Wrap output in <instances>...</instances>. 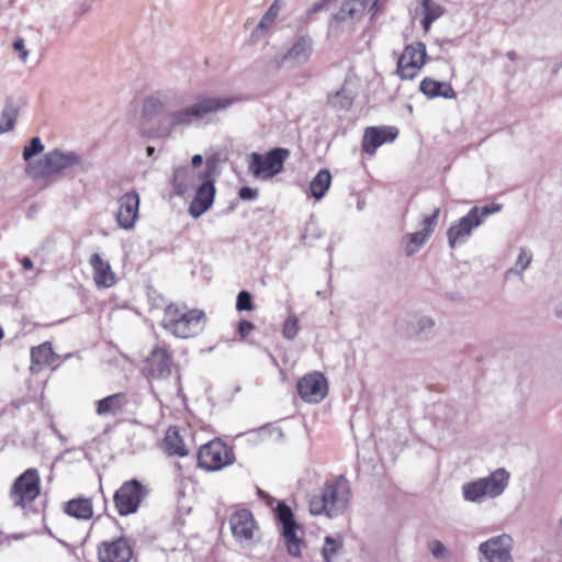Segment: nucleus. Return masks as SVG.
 I'll return each instance as SVG.
<instances>
[{
	"mask_svg": "<svg viewBox=\"0 0 562 562\" xmlns=\"http://www.w3.org/2000/svg\"><path fill=\"white\" fill-rule=\"evenodd\" d=\"M64 512L77 519L88 520L93 516V507L90 498H74L65 503Z\"/></svg>",
	"mask_w": 562,
	"mask_h": 562,
	"instance_id": "28",
	"label": "nucleus"
},
{
	"mask_svg": "<svg viewBox=\"0 0 562 562\" xmlns=\"http://www.w3.org/2000/svg\"><path fill=\"white\" fill-rule=\"evenodd\" d=\"M327 381L319 372L304 375L297 382V392L307 403H319L327 395Z\"/></svg>",
	"mask_w": 562,
	"mask_h": 562,
	"instance_id": "17",
	"label": "nucleus"
},
{
	"mask_svg": "<svg viewBox=\"0 0 562 562\" xmlns=\"http://www.w3.org/2000/svg\"><path fill=\"white\" fill-rule=\"evenodd\" d=\"M81 158L75 151L52 150L34 165L27 166V173L35 179L48 178L71 166L78 165Z\"/></svg>",
	"mask_w": 562,
	"mask_h": 562,
	"instance_id": "6",
	"label": "nucleus"
},
{
	"mask_svg": "<svg viewBox=\"0 0 562 562\" xmlns=\"http://www.w3.org/2000/svg\"><path fill=\"white\" fill-rule=\"evenodd\" d=\"M35 211H36V206H35V205H32V206L30 207V212H35Z\"/></svg>",
	"mask_w": 562,
	"mask_h": 562,
	"instance_id": "54",
	"label": "nucleus"
},
{
	"mask_svg": "<svg viewBox=\"0 0 562 562\" xmlns=\"http://www.w3.org/2000/svg\"><path fill=\"white\" fill-rule=\"evenodd\" d=\"M191 164H192V167L195 169V168H199L202 164H203V157L202 155L200 154H196L192 157V160H191Z\"/></svg>",
	"mask_w": 562,
	"mask_h": 562,
	"instance_id": "49",
	"label": "nucleus"
},
{
	"mask_svg": "<svg viewBox=\"0 0 562 562\" xmlns=\"http://www.w3.org/2000/svg\"><path fill=\"white\" fill-rule=\"evenodd\" d=\"M21 265L22 267L25 269V270H31L33 269V261L31 258L29 257H24L22 260H21Z\"/></svg>",
	"mask_w": 562,
	"mask_h": 562,
	"instance_id": "50",
	"label": "nucleus"
},
{
	"mask_svg": "<svg viewBox=\"0 0 562 562\" xmlns=\"http://www.w3.org/2000/svg\"><path fill=\"white\" fill-rule=\"evenodd\" d=\"M89 263L93 270V281L98 288H111L115 284V274L108 261L99 254H92Z\"/></svg>",
	"mask_w": 562,
	"mask_h": 562,
	"instance_id": "25",
	"label": "nucleus"
},
{
	"mask_svg": "<svg viewBox=\"0 0 562 562\" xmlns=\"http://www.w3.org/2000/svg\"><path fill=\"white\" fill-rule=\"evenodd\" d=\"M44 150V145L40 137H33L23 149V159L30 161L35 155L41 154Z\"/></svg>",
	"mask_w": 562,
	"mask_h": 562,
	"instance_id": "37",
	"label": "nucleus"
},
{
	"mask_svg": "<svg viewBox=\"0 0 562 562\" xmlns=\"http://www.w3.org/2000/svg\"><path fill=\"white\" fill-rule=\"evenodd\" d=\"M172 358L167 349L156 346L146 359L145 374L150 379H162L171 374Z\"/></svg>",
	"mask_w": 562,
	"mask_h": 562,
	"instance_id": "19",
	"label": "nucleus"
},
{
	"mask_svg": "<svg viewBox=\"0 0 562 562\" xmlns=\"http://www.w3.org/2000/svg\"><path fill=\"white\" fill-rule=\"evenodd\" d=\"M18 110L13 104L7 103L0 119V134L11 131L16 122Z\"/></svg>",
	"mask_w": 562,
	"mask_h": 562,
	"instance_id": "34",
	"label": "nucleus"
},
{
	"mask_svg": "<svg viewBox=\"0 0 562 562\" xmlns=\"http://www.w3.org/2000/svg\"><path fill=\"white\" fill-rule=\"evenodd\" d=\"M426 45L416 42L407 45L398 57L396 72L402 79H413L426 61Z\"/></svg>",
	"mask_w": 562,
	"mask_h": 562,
	"instance_id": "12",
	"label": "nucleus"
},
{
	"mask_svg": "<svg viewBox=\"0 0 562 562\" xmlns=\"http://www.w3.org/2000/svg\"><path fill=\"white\" fill-rule=\"evenodd\" d=\"M531 260H532L531 252L525 248H521L520 254L515 263V267L517 269H519L518 273H521L522 271H525L529 267Z\"/></svg>",
	"mask_w": 562,
	"mask_h": 562,
	"instance_id": "42",
	"label": "nucleus"
},
{
	"mask_svg": "<svg viewBox=\"0 0 562 562\" xmlns=\"http://www.w3.org/2000/svg\"><path fill=\"white\" fill-rule=\"evenodd\" d=\"M234 538L239 542H250L257 528L251 512L241 509L234 513L229 519Z\"/></svg>",
	"mask_w": 562,
	"mask_h": 562,
	"instance_id": "22",
	"label": "nucleus"
},
{
	"mask_svg": "<svg viewBox=\"0 0 562 562\" xmlns=\"http://www.w3.org/2000/svg\"><path fill=\"white\" fill-rule=\"evenodd\" d=\"M254 329L255 325L249 321H241L238 324V334L241 338H246Z\"/></svg>",
	"mask_w": 562,
	"mask_h": 562,
	"instance_id": "47",
	"label": "nucleus"
},
{
	"mask_svg": "<svg viewBox=\"0 0 562 562\" xmlns=\"http://www.w3.org/2000/svg\"><path fill=\"white\" fill-rule=\"evenodd\" d=\"M350 485L344 475L327 481L324 487L310 497V513L336 518L345 513L350 501Z\"/></svg>",
	"mask_w": 562,
	"mask_h": 562,
	"instance_id": "2",
	"label": "nucleus"
},
{
	"mask_svg": "<svg viewBox=\"0 0 562 562\" xmlns=\"http://www.w3.org/2000/svg\"><path fill=\"white\" fill-rule=\"evenodd\" d=\"M237 98L199 95L194 103L183 105V98L175 92H157L143 102L142 117L150 121L166 112L157 123L155 134L168 138L175 132H182L202 121L206 115L222 112L232 106Z\"/></svg>",
	"mask_w": 562,
	"mask_h": 562,
	"instance_id": "1",
	"label": "nucleus"
},
{
	"mask_svg": "<svg viewBox=\"0 0 562 562\" xmlns=\"http://www.w3.org/2000/svg\"><path fill=\"white\" fill-rule=\"evenodd\" d=\"M204 313L199 310L180 312L177 307L166 310L164 327L180 338L195 336L203 329Z\"/></svg>",
	"mask_w": 562,
	"mask_h": 562,
	"instance_id": "5",
	"label": "nucleus"
},
{
	"mask_svg": "<svg viewBox=\"0 0 562 562\" xmlns=\"http://www.w3.org/2000/svg\"><path fill=\"white\" fill-rule=\"evenodd\" d=\"M146 151H147V155H148V156H153V155H154V153H155V147H153V146H148V147L146 148Z\"/></svg>",
	"mask_w": 562,
	"mask_h": 562,
	"instance_id": "51",
	"label": "nucleus"
},
{
	"mask_svg": "<svg viewBox=\"0 0 562 562\" xmlns=\"http://www.w3.org/2000/svg\"><path fill=\"white\" fill-rule=\"evenodd\" d=\"M368 7L374 16L383 10V0H348L333 15V20L338 23L355 24L362 19Z\"/></svg>",
	"mask_w": 562,
	"mask_h": 562,
	"instance_id": "13",
	"label": "nucleus"
},
{
	"mask_svg": "<svg viewBox=\"0 0 562 562\" xmlns=\"http://www.w3.org/2000/svg\"><path fill=\"white\" fill-rule=\"evenodd\" d=\"M509 482V473L496 469L490 475L465 483L462 493L465 501L481 503L485 498H495L504 493Z\"/></svg>",
	"mask_w": 562,
	"mask_h": 562,
	"instance_id": "3",
	"label": "nucleus"
},
{
	"mask_svg": "<svg viewBox=\"0 0 562 562\" xmlns=\"http://www.w3.org/2000/svg\"><path fill=\"white\" fill-rule=\"evenodd\" d=\"M428 548L436 559L443 558L446 553V547L440 540H432L429 542Z\"/></svg>",
	"mask_w": 562,
	"mask_h": 562,
	"instance_id": "43",
	"label": "nucleus"
},
{
	"mask_svg": "<svg viewBox=\"0 0 562 562\" xmlns=\"http://www.w3.org/2000/svg\"><path fill=\"white\" fill-rule=\"evenodd\" d=\"M40 475L36 469H27L13 483L10 492L14 506L24 507L40 495Z\"/></svg>",
	"mask_w": 562,
	"mask_h": 562,
	"instance_id": "10",
	"label": "nucleus"
},
{
	"mask_svg": "<svg viewBox=\"0 0 562 562\" xmlns=\"http://www.w3.org/2000/svg\"><path fill=\"white\" fill-rule=\"evenodd\" d=\"M126 405V395L124 393H115L98 401L97 414L100 416L117 415L124 411Z\"/></svg>",
	"mask_w": 562,
	"mask_h": 562,
	"instance_id": "27",
	"label": "nucleus"
},
{
	"mask_svg": "<svg viewBox=\"0 0 562 562\" xmlns=\"http://www.w3.org/2000/svg\"><path fill=\"white\" fill-rule=\"evenodd\" d=\"M342 549V540L333 538L331 536H327L325 538V543L322 550L323 558L325 562H333V559L339 553Z\"/></svg>",
	"mask_w": 562,
	"mask_h": 562,
	"instance_id": "36",
	"label": "nucleus"
},
{
	"mask_svg": "<svg viewBox=\"0 0 562 562\" xmlns=\"http://www.w3.org/2000/svg\"><path fill=\"white\" fill-rule=\"evenodd\" d=\"M196 459L200 468L217 471L233 463L234 453L222 440L216 439L201 446Z\"/></svg>",
	"mask_w": 562,
	"mask_h": 562,
	"instance_id": "9",
	"label": "nucleus"
},
{
	"mask_svg": "<svg viewBox=\"0 0 562 562\" xmlns=\"http://www.w3.org/2000/svg\"><path fill=\"white\" fill-rule=\"evenodd\" d=\"M439 214H440V209L436 207L431 215L426 216L424 218V221H423L424 228L422 232H424V234L426 236L430 237V235L432 234V232L437 225Z\"/></svg>",
	"mask_w": 562,
	"mask_h": 562,
	"instance_id": "41",
	"label": "nucleus"
},
{
	"mask_svg": "<svg viewBox=\"0 0 562 562\" xmlns=\"http://www.w3.org/2000/svg\"><path fill=\"white\" fill-rule=\"evenodd\" d=\"M481 224L482 217L479 215V207L473 206L467 215L449 227L447 232L449 247L453 249L457 244L465 243L472 231Z\"/></svg>",
	"mask_w": 562,
	"mask_h": 562,
	"instance_id": "16",
	"label": "nucleus"
},
{
	"mask_svg": "<svg viewBox=\"0 0 562 562\" xmlns=\"http://www.w3.org/2000/svg\"><path fill=\"white\" fill-rule=\"evenodd\" d=\"M508 57L513 58L514 57V52L508 53Z\"/></svg>",
	"mask_w": 562,
	"mask_h": 562,
	"instance_id": "55",
	"label": "nucleus"
},
{
	"mask_svg": "<svg viewBox=\"0 0 562 562\" xmlns=\"http://www.w3.org/2000/svg\"><path fill=\"white\" fill-rule=\"evenodd\" d=\"M313 53V40L308 35H300L288 52L278 61L279 67H297L306 64Z\"/></svg>",
	"mask_w": 562,
	"mask_h": 562,
	"instance_id": "18",
	"label": "nucleus"
},
{
	"mask_svg": "<svg viewBox=\"0 0 562 562\" xmlns=\"http://www.w3.org/2000/svg\"><path fill=\"white\" fill-rule=\"evenodd\" d=\"M422 5H423V13H424L422 24H423L424 30L428 31L430 29V25L432 24V22L442 15L443 9L441 8L440 4H438L434 0H423Z\"/></svg>",
	"mask_w": 562,
	"mask_h": 562,
	"instance_id": "32",
	"label": "nucleus"
},
{
	"mask_svg": "<svg viewBox=\"0 0 562 562\" xmlns=\"http://www.w3.org/2000/svg\"><path fill=\"white\" fill-rule=\"evenodd\" d=\"M557 316L562 318V307L557 310Z\"/></svg>",
	"mask_w": 562,
	"mask_h": 562,
	"instance_id": "52",
	"label": "nucleus"
},
{
	"mask_svg": "<svg viewBox=\"0 0 562 562\" xmlns=\"http://www.w3.org/2000/svg\"><path fill=\"white\" fill-rule=\"evenodd\" d=\"M59 356L53 350L52 344L45 341L31 349V370L40 372L44 366L57 368Z\"/></svg>",
	"mask_w": 562,
	"mask_h": 562,
	"instance_id": "24",
	"label": "nucleus"
},
{
	"mask_svg": "<svg viewBox=\"0 0 562 562\" xmlns=\"http://www.w3.org/2000/svg\"><path fill=\"white\" fill-rule=\"evenodd\" d=\"M276 516L282 524V536L288 553L294 558L301 557L302 540L296 536L297 524L292 509L284 503H279L276 509Z\"/></svg>",
	"mask_w": 562,
	"mask_h": 562,
	"instance_id": "14",
	"label": "nucleus"
},
{
	"mask_svg": "<svg viewBox=\"0 0 562 562\" xmlns=\"http://www.w3.org/2000/svg\"><path fill=\"white\" fill-rule=\"evenodd\" d=\"M13 48L14 50H16L19 53V57L20 59L25 63L26 59H27V56H29V52L25 49V46H24V40L22 38H18L14 43H13Z\"/></svg>",
	"mask_w": 562,
	"mask_h": 562,
	"instance_id": "46",
	"label": "nucleus"
},
{
	"mask_svg": "<svg viewBox=\"0 0 562 562\" xmlns=\"http://www.w3.org/2000/svg\"><path fill=\"white\" fill-rule=\"evenodd\" d=\"M258 494L261 496V497H268V495L262 492L261 490H258Z\"/></svg>",
	"mask_w": 562,
	"mask_h": 562,
	"instance_id": "53",
	"label": "nucleus"
},
{
	"mask_svg": "<svg viewBox=\"0 0 562 562\" xmlns=\"http://www.w3.org/2000/svg\"><path fill=\"white\" fill-rule=\"evenodd\" d=\"M329 103L335 108L348 109L352 104V99L344 91H337L329 97Z\"/></svg>",
	"mask_w": 562,
	"mask_h": 562,
	"instance_id": "40",
	"label": "nucleus"
},
{
	"mask_svg": "<svg viewBox=\"0 0 562 562\" xmlns=\"http://www.w3.org/2000/svg\"><path fill=\"white\" fill-rule=\"evenodd\" d=\"M328 1L327 0H319L317 2H315L308 10H307V14L308 15H312L314 13H317L322 10L325 9V7L327 5Z\"/></svg>",
	"mask_w": 562,
	"mask_h": 562,
	"instance_id": "48",
	"label": "nucleus"
},
{
	"mask_svg": "<svg viewBox=\"0 0 562 562\" xmlns=\"http://www.w3.org/2000/svg\"><path fill=\"white\" fill-rule=\"evenodd\" d=\"M435 327V321L427 315L413 316L407 321L406 335L408 337L430 333Z\"/></svg>",
	"mask_w": 562,
	"mask_h": 562,
	"instance_id": "29",
	"label": "nucleus"
},
{
	"mask_svg": "<svg viewBox=\"0 0 562 562\" xmlns=\"http://www.w3.org/2000/svg\"><path fill=\"white\" fill-rule=\"evenodd\" d=\"M221 157L218 154H212L206 158L205 168L195 172L189 167L177 168L173 172L172 184L178 195L183 196L192 187L195 180H210L215 183L216 178L221 175Z\"/></svg>",
	"mask_w": 562,
	"mask_h": 562,
	"instance_id": "4",
	"label": "nucleus"
},
{
	"mask_svg": "<svg viewBox=\"0 0 562 562\" xmlns=\"http://www.w3.org/2000/svg\"><path fill=\"white\" fill-rule=\"evenodd\" d=\"M236 310L238 312L254 310L252 296L248 291L243 290L237 294Z\"/></svg>",
	"mask_w": 562,
	"mask_h": 562,
	"instance_id": "38",
	"label": "nucleus"
},
{
	"mask_svg": "<svg viewBox=\"0 0 562 562\" xmlns=\"http://www.w3.org/2000/svg\"><path fill=\"white\" fill-rule=\"evenodd\" d=\"M331 175L327 169H322L313 178L310 184L311 193L316 199H322L329 189Z\"/></svg>",
	"mask_w": 562,
	"mask_h": 562,
	"instance_id": "31",
	"label": "nucleus"
},
{
	"mask_svg": "<svg viewBox=\"0 0 562 562\" xmlns=\"http://www.w3.org/2000/svg\"><path fill=\"white\" fill-rule=\"evenodd\" d=\"M119 211L116 213L117 225L123 229H132L138 217L139 195L136 191L123 194L119 199Z\"/></svg>",
	"mask_w": 562,
	"mask_h": 562,
	"instance_id": "21",
	"label": "nucleus"
},
{
	"mask_svg": "<svg viewBox=\"0 0 562 562\" xmlns=\"http://www.w3.org/2000/svg\"><path fill=\"white\" fill-rule=\"evenodd\" d=\"M164 445L166 452L170 456L186 457L189 453L177 430L168 429Z\"/></svg>",
	"mask_w": 562,
	"mask_h": 562,
	"instance_id": "30",
	"label": "nucleus"
},
{
	"mask_svg": "<svg viewBox=\"0 0 562 562\" xmlns=\"http://www.w3.org/2000/svg\"><path fill=\"white\" fill-rule=\"evenodd\" d=\"M238 196L244 201H252L258 196V190L250 187H243L239 189Z\"/></svg>",
	"mask_w": 562,
	"mask_h": 562,
	"instance_id": "44",
	"label": "nucleus"
},
{
	"mask_svg": "<svg viewBox=\"0 0 562 562\" xmlns=\"http://www.w3.org/2000/svg\"><path fill=\"white\" fill-rule=\"evenodd\" d=\"M299 331V319L295 315H291L286 318L283 325V337L286 339H294Z\"/></svg>",
	"mask_w": 562,
	"mask_h": 562,
	"instance_id": "39",
	"label": "nucleus"
},
{
	"mask_svg": "<svg viewBox=\"0 0 562 562\" xmlns=\"http://www.w3.org/2000/svg\"><path fill=\"white\" fill-rule=\"evenodd\" d=\"M429 237L424 232H416L406 235L405 254L412 256L416 254Z\"/></svg>",
	"mask_w": 562,
	"mask_h": 562,
	"instance_id": "35",
	"label": "nucleus"
},
{
	"mask_svg": "<svg viewBox=\"0 0 562 562\" xmlns=\"http://www.w3.org/2000/svg\"><path fill=\"white\" fill-rule=\"evenodd\" d=\"M281 5L282 4H281L280 0L273 1V3L269 7L267 12L263 14L261 20L259 21L256 30L254 31V34L255 33H265L270 29V26L276 21L277 16L279 14Z\"/></svg>",
	"mask_w": 562,
	"mask_h": 562,
	"instance_id": "33",
	"label": "nucleus"
},
{
	"mask_svg": "<svg viewBox=\"0 0 562 562\" xmlns=\"http://www.w3.org/2000/svg\"><path fill=\"white\" fill-rule=\"evenodd\" d=\"M289 155L290 151L281 147L271 149L265 155L252 153L249 156L248 170L256 178L271 179L283 170Z\"/></svg>",
	"mask_w": 562,
	"mask_h": 562,
	"instance_id": "7",
	"label": "nucleus"
},
{
	"mask_svg": "<svg viewBox=\"0 0 562 562\" xmlns=\"http://www.w3.org/2000/svg\"><path fill=\"white\" fill-rule=\"evenodd\" d=\"M419 90L429 99L443 98L454 99L457 97L452 86L446 81H437L431 78H424L419 83Z\"/></svg>",
	"mask_w": 562,
	"mask_h": 562,
	"instance_id": "26",
	"label": "nucleus"
},
{
	"mask_svg": "<svg viewBox=\"0 0 562 562\" xmlns=\"http://www.w3.org/2000/svg\"><path fill=\"white\" fill-rule=\"evenodd\" d=\"M191 189L195 190V195L189 206V214L198 218L213 205L215 186L210 180H195Z\"/></svg>",
	"mask_w": 562,
	"mask_h": 562,
	"instance_id": "20",
	"label": "nucleus"
},
{
	"mask_svg": "<svg viewBox=\"0 0 562 562\" xmlns=\"http://www.w3.org/2000/svg\"><path fill=\"white\" fill-rule=\"evenodd\" d=\"M513 538L503 533L492 537L479 546L480 562H513Z\"/></svg>",
	"mask_w": 562,
	"mask_h": 562,
	"instance_id": "11",
	"label": "nucleus"
},
{
	"mask_svg": "<svg viewBox=\"0 0 562 562\" xmlns=\"http://www.w3.org/2000/svg\"><path fill=\"white\" fill-rule=\"evenodd\" d=\"M398 135V130L393 126L368 127L364 131L362 147L363 150L373 155L378 147L387 142H393Z\"/></svg>",
	"mask_w": 562,
	"mask_h": 562,
	"instance_id": "23",
	"label": "nucleus"
},
{
	"mask_svg": "<svg viewBox=\"0 0 562 562\" xmlns=\"http://www.w3.org/2000/svg\"><path fill=\"white\" fill-rule=\"evenodd\" d=\"M502 210V205L497 203H492L491 205H485L482 207H479V215L482 217V221L494 213H497Z\"/></svg>",
	"mask_w": 562,
	"mask_h": 562,
	"instance_id": "45",
	"label": "nucleus"
},
{
	"mask_svg": "<svg viewBox=\"0 0 562 562\" xmlns=\"http://www.w3.org/2000/svg\"><path fill=\"white\" fill-rule=\"evenodd\" d=\"M99 562H134L133 548L125 537L102 541L98 546Z\"/></svg>",
	"mask_w": 562,
	"mask_h": 562,
	"instance_id": "15",
	"label": "nucleus"
},
{
	"mask_svg": "<svg viewBox=\"0 0 562 562\" xmlns=\"http://www.w3.org/2000/svg\"><path fill=\"white\" fill-rule=\"evenodd\" d=\"M147 494V488L138 480L132 479L124 482L113 496L117 513L121 516L136 513Z\"/></svg>",
	"mask_w": 562,
	"mask_h": 562,
	"instance_id": "8",
	"label": "nucleus"
}]
</instances>
